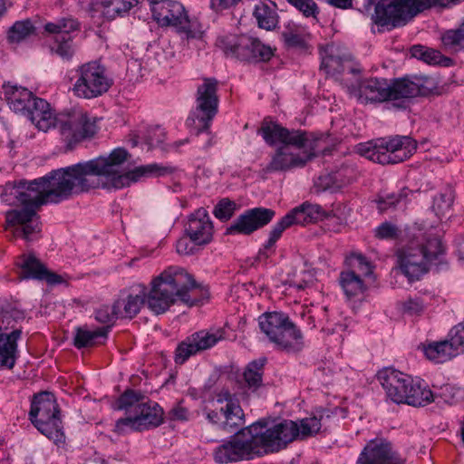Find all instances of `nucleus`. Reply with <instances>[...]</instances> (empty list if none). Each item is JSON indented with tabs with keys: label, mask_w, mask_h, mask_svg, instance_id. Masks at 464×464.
I'll list each match as a JSON object with an SVG mask.
<instances>
[{
	"label": "nucleus",
	"mask_w": 464,
	"mask_h": 464,
	"mask_svg": "<svg viewBox=\"0 0 464 464\" xmlns=\"http://www.w3.org/2000/svg\"><path fill=\"white\" fill-rule=\"evenodd\" d=\"M116 409L125 411L126 414L115 423L114 431L120 435L155 428L163 421V411L160 405L145 401V396L134 390H126L119 397Z\"/></svg>",
	"instance_id": "5"
},
{
	"label": "nucleus",
	"mask_w": 464,
	"mask_h": 464,
	"mask_svg": "<svg viewBox=\"0 0 464 464\" xmlns=\"http://www.w3.org/2000/svg\"><path fill=\"white\" fill-rule=\"evenodd\" d=\"M408 196L406 188L401 189L399 193L387 194L384 197H379L376 200L378 209L380 212H384L391 208H394L397 203Z\"/></svg>",
	"instance_id": "43"
},
{
	"label": "nucleus",
	"mask_w": 464,
	"mask_h": 464,
	"mask_svg": "<svg viewBox=\"0 0 464 464\" xmlns=\"http://www.w3.org/2000/svg\"><path fill=\"white\" fill-rule=\"evenodd\" d=\"M244 387L256 392L261 386V359L249 362L244 368L243 373Z\"/></svg>",
	"instance_id": "35"
},
{
	"label": "nucleus",
	"mask_w": 464,
	"mask_h": 464,
	"mask_svg": "<svg viewBox=\"0 0 464 464\" xmlns=\"http://www.w3.org/2000/svg\"><path fill=\"white\" fill-rule=\"evenodd\" d=\"M278 24V15L276 10L267 5L263 4V28L272 30Z\"/></svg>",
	"instance_id": "53"
},
{
	"label": "nucleus",
	"mask_w": 464,
	"mask_h": 464,
	"mask_svg": "<svg viewBox=\"0 0 464 464\" xmlns=\"http://www.w3.org/2000/svg\"><path fill=\"white\" fill-rule=\"evenodd\" d=\"M20 267L22 269L23 278L46 281L50 285L62 282L60 276L48 271L45 266L34 256H23Z\"/></svg>",
	"instance_id": "25"
},
{
	"label": "nucleus",
	"mask_w": 464,
	"mask_h": 464,
	"mask_svg": "<svg viewBox=\"0 0 464 464\" xmlns=\"http://www.w3.org/2000/svg\"><path fill=\"white\" fill-rule=\"evenodd\" d=\"M263 139L270 145L279 144L270 162L263 169L265 173L285 171L302 167L315 156L314 141L300 130H292L272 121H263Z\"/></svg>",
	"instance_id": "2"
},
{
	"label": "nucleus",
	"mask_w": 464,
	"mask_h": 464,
	"mask_svg": "<svg viewBox=\"0 0 464 464\" xmlns=\"http://www.w3.org/2000/svg\"><path fill=\"white\" fill-rule=\"evenodd\" d=\"M4 92L10 109L25 115L37 99L28 89L17 85H4Z\"/></svg>",
	"instance_id": "27"
},
{
	"label": "nucleus",
	"mask_w": 464,
	"mask_h": 464,
	"mask_svg": "<svg viewBox=\"0 0 464 464\" xmlns=\"http://www.w3.org/2000/svg\"><path fill=\"white\" fill-rule=\"evenodd\" d=\"M269 420H263V452H276L285 448L295 440H303L317 434L321 430V420L316 416L302 419L300 425L293 420H283L268 427Z\"/></svg>",
	"instance_id": "7"
},
{
	"label": "nucleus",
	"mask_w": 464,
	"mask_h": 464,
	"mask_svg": "<svg viewBox=\"0 0 464 464\" xmlns=\"http://www.w3.org/2000/svg\"><path fill=\"white\" fill-rule=\"evenodd\" d=\"M401 86V79L391 82L386 79H366L359 85L358 100L362 103H381L404 100Z\"/></svg>",
	"instance_id": "15"
},
{
	"label": "nucleus",
	"mask_w": 464,
	"mask_h": 464,
	"mask_svg": "<svg viewBox=\"0 0 464 464\" xmlns=\"http://www.w3.org/2000/svg\"><path fill=\"white\" fill-rule=\"evenodd\" d=\"M43 435L53 440L54 443L63 442L64 434L63 431L62 420L60 415L51 417L49 420L34 426Z\"/></svg>",
	"instance_id": "36"
},
{
	"label": "nucleus",
	"mask_w": 464,
	"mask_h": 464,
	"mask_svg": "<svg viewBox=\"0 0 464 464\" xmlns=\"http://www.w3.org/2000/svg\"><path fill=\"white\" fill-rule=\"evenodd\" d=\"M416 149L417 143L411 137L394 136L361 143L356 151L373 162L396 164L409 159Z\"/></svg>",
	"instance_id": "8"
},
{
	"label": "nucleus",
	"mask_w": 464,
	"mask_h": 464,
	"mask_svg": "<svg viewBox=\"0 0 464 464\" xmlns=\"http://www.w3.org/2000/svg\"><path fill=\"white\" fill-rule=\"evenodd\" d=\"M446 47L458 50L464 48V22L456 30L447 31L441 37Z\"/></svg>",
	"instance_id": "41"
},
{
	"label": "nucleus",
	"mask_w": 464,
	"mask_h": 464,
	"mask_svg": "<svg viewBox=\"0 0 464 464\" xmlns=\"http://www.w3.org/2000/svg\"><path fill=\"white\" fill-rule=\"evenodd\" d=\"M300 10L305 16L314 15L316 5L313 0H287Z\"/></svg>",
	"instance_id": "54"
},
{
	"label": "nucleus",
	"mask_w": 464,
	"mask_h": 464,
	"mask_svg": "<svg viewBox=\"0 0 464 464\" xmlns=\"http://www.w3.org/2000/svg\"><path fill=\"white\" fill-rule=\"evenodd\" d=\"M350 61L351 55L344 47L332 44L323 51L321 68L327 74L334 76L344 71L346 67H350Z\"/></svg>",
	"instance_id": "23"
},
{
	"label": "nucleus",
	"mask_w": 464,
	"mask_h": 464,
	"mask_svg": "<svg viewBox=\"0 0 464 464\" xmlns=\"http://www.w3.org/2000/svg\"><path fill=\"white\" fill-rule=\"evenodd\" d=\"M328 4L331 5L341 8L347 9L352 7V0H326Z\"/></svg>",
	"instance_id": "62"
},
{
	"label": "nucleus",
	"mask_w": 464,
	"mask_h": 464,
	"mask_svg": "<svg viewBox=\"0 0 464 464\" xmlns=\"http://www.w3.org/2000/svg\"><path fill=\"white\" fill-rule=\"evenodd\" d=\"M216 401L220 404L226 402L225 406H228L230 402H237V400L227 390H222L216 395Z\"/></svg>",
	"instance_id": "60"
},
{
	"label": "nucleus",
	"mask_w": 464,
	"mask_h": 464,
	"mask_svg": "<svg viewBox=\"0 0 464 464\" xmlns=\"http://www.w3.org/2000/svg\"><path fill=\"white\" fill-rule=\"evenodd\" d=\"M401 88L404 99H410L418 95H429L438 87L435 78L430 76H418L413 81L402 78Z\"/></svg>",
	"instance_id": "29"
},
{
	"label": "nucleus",
	"mask_w": 464,
	"mask_h": 464,
	"mask_svg": "<svg viewBox=\"0 0 464 464\" xmlns=\"http://www.w3.org/2000/svg\"><path fill=\"white\" fill-rule=\"evenodd\" d=\"M58 415L60 411L53 393L45 392L34 397L29 416L34 426Z\"/></svg>",
	"instance_id": "22"
},
{
	"label": "nucleus",
	"mask_w": 464,
	"mask_h": 464,
	"mask_svg": "<svg viewBox=\"0 0 464 464\" xmlns=\"http://www.w3.org/2000/svg\"><path fill=\"white\" fill-rule=\"evenodd\" d=\"M56 128L68 149L96 132L95 121L82 110H73L57 115Z\"/></svg>",
	"instance_id": "14"
},
{
	"label": "nucleus",
	"mask_w": 464,
	"mask_h": 464,
	"mask_svg": "<svg viewBox=\"0 0 464 464\" xmlns=\"http://www.w3.org/2000/svg\"><path fill=\"white\" fill-rule=\"evenodd\" d=\"M415 229L407 245L396 253L399 269L411 281L426 274L444 252L440 237L433 232L432 226L416 223Z\"/></svg>",
	"instance_id": "3"
},
{
	"label": "nucleus",
	"mask_w": 464,
	"mask_h": 464,
	"mask_svg": "<svg viewBox=\"0 0 464 464\" xmlns=\"http://www.w3.org/2000/svg\"><path fill=\"white\" fill-rule=\"evenodd\" d=\"M96 321L102 324H112L116 319L120 318L115 314L114 304L111 307L109 305H102L95 311L94 315Z\"/></svg>",
	"instance_id": "50"
},
{
	"label": "nucleus",
	"mask_w": 464,
	"mask_h": 464,
	"mask_svg": "<svg viewBox=\"0 0 464 464\" xmlns=\"http://www.w3.org/2000/svg\"><path fill=\"white\" fill-rule=\"evenodd\" d=\"M223 43L224 50L227 54L230 53L242 61L252 63L260 61L261 42L258 37L243 34L227 37Z\"/></svg>",
	"instance_id": "18"
},
{
	"label": "nucleus",
	"mask_w": 464,
	"mask_h": 464,
	"mask_svg": "<svg viewBox=\"0 0 464 464\" xmlns=\"http://www.w3.org/2000/svg\"><path fill=\"white\" fill-rule=\"evenodd\" d=\"M221 415L224 420L220 422V427L225 431L234 432L244 424V413L238 401L221 407Z\"/></svg>",
	"instance_id": "32"
},
{
	"label": "nucleus",
	"mask_w": 464,
	"mask_h": 464,
	"mask_svg": "<svg viewBox=\"0 0 464 464\" xmlns=\"http://www.w3.org/2000/svg\"><path fill=\"white\" fill-rule=\"evenodd\" d=\"M142 139L150 147L158 146L165 140L164 130L159 126L148 128Z\"/></svg>",
	"instance_id": "47"
},
{
	"label": "nucleus",
	"mask_w": 464,
	"mask_h": 464,
	"mask_svg": "<svg viewBox=\"0 0 464 464\" xmlns=\"http://www.w3.org/2000/svg\"><path fill=\"white\" fill-rule=\"evenodd\" d=\"M261 450V420L241 430L233 442L223 444L215 451V459L219 464L251 459Z\"/></svg>",
	"instance_id": "11"
},
{
	"label": "nucleus",
	"mask_w": 464,
	"mask_h": 464,
	"mask_svg": "<svg viewBox=\"0 0 464 464\" xmlns=\"http://www.w3.org/2000/svg\"><path fill=\"white\" fill-rule=\"evenodd\" d=\"M35 34V27L30 20L18 21L10 28L8 39L11 43H21Z\"/></svg>",
	"instance_id": "38"
},
{
	"label": "nucleus",
	"mask_w": 464,
	"mask_h": 464,
	"mask_svg": "<svg viewBox=\"0 0 464 464\" xmlns=\"http://www.w3.org/2000/svg\"><path fill=\"white\" fill-rule=\"evenodd\" d=\"M147 287L144 285L132 286L129 292H123L114 302L115 314L120 318L131 319L147 304Z\"/></svg>",
	"instance_id": "20"
},
{
	"label": "nucleus",
	"mask_w": 464,
	"mask_h": 464,
	"mask_svg": "<svg viewBox=\"0 0 464 464\" xmlns=\"http://www.w3.org/2000/svg\"><path fill=\"white\" fill-rule=\"evenodd\" d=\"M350 180L344 179L341 171L321 175L315 181L317 190L338 189L348 184Z\"/></svg>",
	"instance_id": "37"
},
{
	"label": "nucleus",
	"mask_w": 464,
	"mask_h": 464,
	"mask_svg": "<svg viewBox=\"0 0 464 464\" xmlns=\"http://www.w3.org/2000/svg\"><path fill=\"white\" fill-rule=\"evenodd\" d=\"M303 208L306 210L309 223L317 222L327 217L326 212L319 205L304 202L303 203Z\"/></svg>",
	"instance_id": "52"
},
{
	"label": "nucleus",
	"mask_w": 464,
	"mask_h": 464,
	"mask_svg": "<svg viewBox=\"0 0 464 464\" xmlns=\"http://www.w3.org/2000/svg\"><path fill=\"white\" fill-rule=\"evenodd\" d=\"M403 461L389 440L376 438L365 445L357 464H400Z\"/></svg>",
	"instance_id": "17"
},
{
	"label": "nucleus",
	"mask_w": 464,
	"mask_h": 464,
	"mask_svg": "<svg viewBox=\"0 0 464 464\" xmlns=\"http://www.w3.org/2000/svg\"><path fill=\"white\" fill-rule=\"evenodd\" d=\"M402 311L409 315H419L424 309L419 299H409L401 304Z\"/></svg>",
	"instance_id": "56"
},
{
	"label": "nucleus",
	"mask_w": 464,
	"mask_h": 464,
	"mask_svg": "<svg viewBox=\"0 0 464 464\" xmlns=\"http://www.w3.org/2000/svg\"><path fill=\"white\" fill-rule=\"evenodd\" d=\"M110 325L101 327L95 331H90L85 328H77L73 339L74 345L78 348L91 347L100 343L99 338L107 337Z\"/></svg>",
	"instance_id": "33"
},
{
	"label": "nucleus",
	"mask_w": 464,
	"mask_h": 464,
	"mask_svg": "<svg viewBox=\"0 0 464 464\" xmlns=\"http://www.w3.org/2000/svg\"><path fill=\"white\" fill-rule=\"evenodd\" d=\"M239 205L227 198L220 199L214 208V216L221 221H227L232 218Z\"/></svg>",
	"instance_id": "40"
},
{
	"label": "nucleus",
	"mask_w": 464,
	"mask_h": 464,
	"mask_svg": "<svg viewBox=\"0 0 464 464\" xmlns=\"http://www.w3.org/2000/svg\"><path fill=\"white\" fill-rule=\"evenodd\" d=\"M5 315L0 314V323H4ZM0 368L12 369L17 359V341L20 339L21 329L10 333L3 332L0 324Z\"/></svg>",
	"instance_id": "24"
},
{
	"label": "nucleus",
	"mask_w": 464,
	"mask_h": 464,
	"mask_svg": "<svg viewBox=\"0 0 464 464\" xmlns=\"http://www.w3.org/2000/svg\"><path fill=\"white\" fill-rule=\"evenodd\" d=\"M185 230L195 244L209 243L213 236V225L208 212L204 208L195 211L189 217Z\"/></svg>",
	"instance_id": "21"
},
{
	"label": "nucleus",
	"mask_w": 464,
	"mask_h": 464,
	"mask_svg": "<svg viewBox=\"0 0 464 464\" xmlns=\"http://www.w3.org/2000/svg\"><path fill=\"white\" fill-rule=\"evenodd\" d=\"M449 343L457 354L464 351V320L450 330Z\"/></svg>",
	"instance_id": "44"
},
{
	"label": "nucleus",
	"mask_w": 464,
	"mask_h": 464,
	"mask_svg": "<svg viewBox=\"0 0 464 464\" xmlns=\"http://www.w3.org/2000/svg\"><path fill=\"white\" fill-rule=\"evenodd\" d=\"M274 56V51L269 46L263 45V63L269 61Z\"/></svg>",
	"instance_id": "64"
},
{
	"label": "nucleus",
	"mask_w": 464,
	"mask_h": 464,
	"mask_svg": "<svg viewBox=\"0 0 464 464\" xmlns=\"http://www.w3.org/2000/svg\"><path fill=\"white\" fill-rule=\"evenodd\" d=\"M340 283L348 297L356 296L365 290L362 279L353 270L343 272L340 276Z\"/></svg>",
	"instance_id": "34"
},
{
	"label": "nucleus",
	"mask_w": 464,
	"mask_h": 464,
	"mask_svg": "<svg viewBox=\"0 0 464 464\" xmlns=\"http://www.w3.org/2000/svg\"><path fill=\"white\" fill-rule=\"evenodd\" d=\"M224 338L225 330L223 328L194 333L178 345L175 353V362L182 364L190 356L210 349Z\"/></svg>",
	"instance_id": "16"
},
{
	"label": "nucleus",
	"mask_w": 464,
	"mask_h": 464,
	"mask_svg": "<svg viewBox=\"0 0 464 464\" xmlns=\"http://www.w3.org/2000/svg\"><path fill=\"white\" fill-rule=\"evenodd\" d=\"M284 218H288V226L292 225H305L308 224V218L306 217V210L303 208V204L295 208Z\"/></svg>",
	"instance_id": "51"
},
{
	"label": "nucleus",
	"mask_w": 464,
	"mask_h": 464,
	"mask_svg": "<svg viewBox=\"0 0 464 464\" xmlns=\"http://www.w3.org/2000/svg\"><path fill=\"white\" fill-rule=\"evenodd\" d=\"M400 234V228L391 222H383L375 229V236L380 239H393Z\"/></svg>",
	"instance_id": "46"
},
{
	"label": "nucleus",
	"mask_w": 464,
	"mask_h": 464,
	"mask_svg": "<svg viewBox=\"0 0 464 464\" xmlns=\"http://www.w3.org/2000/svg\"><path fill=\"white\" fill-rule=\"evenodd\" d=\"M26 116L39 130L47 131L51 128H56L57 115L53 114L50 104L44 99H34Z\"/></svg>",
	"instance_id": "26"
},
{
	"label": "nucleus",
	"mask_w": 464,
	"mask_h": 464,
	"mask_svg": "<svg viewBox=\"0 0 464 464\" xmlns=\"http://www.w3.org/2000/svg\"><path fill=\"white\" fill-rule=\"evenodd\" d=\"M75 72L77 80L72 91L79 98L92 99L101 96L112 84L105 67L97 61L83 63Z\"/></svg>",
	"instance_id": "12"
},
{
	"label": "nucleus",
	"mask_w": 464,
	"mask_h": 464,
	"mask_svg": "<svg viewBox=\"0 0 464 464\" xmlns=\"http://www.w3.org/2000/svg\"><path fill=\"white\" fill-rule=\"evenodd\" d=\"M150 286L146 301L148 308L155 314L166 313L179 301L189 306L198 303L190 295L196 283L182 267H168L151 280Z\"/></svg>",
	"instance_id": "4"
},
{
	"label": "nucleus",
	"mask_w": 464,
	"mask_h": 464,
	"mask_svg": "<svg viewBox=\"0 0 464 464\" xmlns=\"http://www.w3.org/2000/svg\"><path fill=\"white\" fill-rule=\"evenodd\" d=\"M242 0H210L209 7L215 13L236 7Z\"/></svg>",
	"instance_id": "57"
},
{
	"label": "nucleus",
	"mask_w": 464,
	"mask_h": 464,
	"mask_svg": "<svg viewBox=\"0 0 464 464\" xmlns=\"http://www.w3.org/2000/svg\"><path fill=\"white\" fill-rule=\"evenodd\" d=\"M263 315V334L268 342L288 353H297L304 349L303 334L286 314L275 311Z\"/></svg>",
	"instance_id": "9"
},
{
	"label": "nucleus",
	"mask_w": 464,
	"mask_h": 464,
	"mask_svg": "<svg viewBox=\"0 0 464 464\" xmlns=\"http://www.w3.org/2000/svg\"><path fill=\"white\" fill-rule=\"evenodd\" d=\"M377 380L387 397L395 403H406L414 407L424 406L433 401L432 392L414 383L412 378L393 368L378 372Z\"/></svg>",
	"instance_id": "6"
},
{
	"label": "nucleus",
	"mask_w": 464,
	"mask_h": 464,
	"mask_svg": "<svg viewBox=\"0 0 464 464\" xmlns=\"http://www.w3.org/2000/svg\"><path fill=\"white\" fill-rule=\"evenodd\" d=\"M453 200L454 196L450 190L442 191L434 198L432 211L439 219H442L449 215Z\"/></svg>",
	"instance_id": "39"
},
{
	"label": "nucleus",
	"mask_w": 464,
	"mask_h": 464,
	"mask_svg": "<svg viewBox=\"0 0 464 464\" xmlns=\"http://www.w3.org/2000/svg\"><path fill=\"white\" fill-rule=\"evenodd\" d=\"M78 29V23L72 18H63L56 23H48L45 24V30L51 34H57L55 43L51 47L53 53L63 60H70L74 53V47L70 38H65L64 34H69Z\"/></svg>",
	"instance_id": "19"
},
{
	"label": "nucleus",
	"mask_w": 464,
	"mask_h": 464,
	"mask_svg": "<svg viewBox=\"0 0 464 464\" xmlns=\"http://www.w3.org/2000/svg\"><path fill=\"white\" fill-rule=\"evenodd\" d=\"M153 19L161 26H173L187 38H198L203 25L198 18H190L183 5L175 0H149Z\"/></svg>",
	"instance_id": "10"
},
{
	"label": "nucleus",
	"mask_w": 464,
	"mask_h": 464,
	"mask_svg": "<svg viewBox=\"0 0 464 464\" xmlns=\"http://www.w3.org/2000/svg\"><path fill=\"white\" fill-rule=\"evenodd\" d=\"M127 159V150L117 148L106 156L52 170L32 181L20 180L15 198L23 208L6 212V229L14 237L34 241L41 232L36 211L42 205L57 204L96 188L121 189L142 178L167 176L174 170L171 167L152 163L122 171Z\"/></svg>",
	"instance_id": "1"
},
{
	"label": "nucleus",
	"mask_w": 464,
	"mask_h": 464,
	"mask_svg": "<svg viewBox=\"0 0 464 464\" xmlns=\"http://www.w3.org/2000/svg\"><path fill=\"white\" fill-rule=\"evenodd\" d=\"M217 91L218 81L215 78L204 79L202 84L198 87L197 106L187 120L188 125L198 129V133L208 130L211 121L218 112Z\"/></svg>",
	"instance_id": "13"
},
{
	"label": "nucleus",
	"mask_w": 464,
	"mask_h": 464,
	"mask_svg": "<svg viewBox=\"0 0 464 464\" xmlns=\"http://www.w3.org/2000/svg\"><path fill=\"white\" fill-rule=\"evenodd\" d=\"M420 348L428 360L437 363L445 362L458 355L449 340L425 343Z\"/></svg>",
	"instance_id": "30"
},
{
	"label": "nucleus",
	"mask_w": 464,
	"mask_h": 464,
	"mask_svg": "<svg viewBox=\"0 0 464 464\" xmlns=\"http://www.w3.org/2000/svg\"><path fill=\"white\" fill-rule=\"evenodd\" d=\"M169 415L174 420H188L189 412L186 408L177 405L169 411Z\"/></svg>",
	"instance_id": "58"
},
{
	"label": "nucleus",
	"mask_w": 464,
	"mask_h": 464,
	"mask_svg": "<svg viewBox=\"0 0 464 464\" xmlns=\"http://www.w3.org/2000/svg\"><path fill=\"white\" fill-rule=\"evenodd\" d=\"M288 218H283L278 223H276L268 233V238L264 245V249L269 251L272 249L276 242L280 238L285 229L289 227Z\"/></svg>",
	"instance_id": "45"
},
{
	"label": "nucleus",
	"mask_w": 464,
	"mask_h": 464,
	"mask_svg": "<svg viewBox=\"0 0 464 464\" xmlns=\"http://www.w3.org/2000/svg\"><path fill=\"white\" fill-rule=\"evenodd\" d=\"M138 3L139 0H95L93 5L103 16L114 19L128 13Z\"/></svg>",
	"instance_id": "31"
},
{
	"label": "nucleus",
	"mask_w": 464,
	"mask_h": 464,
	"mask_svg": "<svg viewBox=\"0 0 464 464\" xmlns=\"http://www.w3.org/2000/svg\"><path fill=\"white\" fill-rule=\"evenodd\" d=\"M426 47L422 45H414L411 48V53L412 57H415L419 60H421L423 58V53L425 51Z\"/></svg>",
	"instance_id": "63"
},
{
	"label": "nucleus",
	"mask_w": 464,
	"mask_h": 464,
	"mask_svg": "<svg viewBox=\"0 0 464 464\" xmlns=\"http://www.w3.org/2000/svg\"><path fill=\"white\" fill-rule=\"evenodd\" d=\"M283 37L285 44L292 48H305L306 40L305 37L298 34L296 31L288 30L283 33Z\"/></svg>",
	"instance_id": "49"
},
{
	"label": "nucleus",
	"mask_w": 464,
	"mask_h": 464,
	"mask_svg": "<svg viewBox=\"0 0 464 464\" xmlns=\"http://www.w3.org/2000/svg\"><path fill=\"white\" fill-rule=\"evenodd\" d=\"M347 263L353 271H359L362 276H369L372 273L370 262L361 254L352 253L347 257Z\"/></svg>",
	"instance_id": "42"
},
{
	"label": "nucleus",
	"mask_w": 464,
	"mask_h": 464,
	"mask_svg": "<svg viewBox=\"0 0 464 464\" xmlns=\"http://www.w3.org/2000/svg\"><path fill=\"white\" fill-rule=\"evenodd\" d=\"M197 244H195L191 238L188 237H183L179 238L176 244L177 252L179 255L188 256L194 253Z\"/></svg>",
	"instance_id": "55"
},
{
	"label": "nucleus",
	"mask_w": 464,
	"mask_h": 464,
	"mask_svg": "<svg viewBox=\"0 0 464 464\" xmlns=\"http://www.w3.org/2000/svg\"><path fill=\"white\" fill-rule=\"evenodd\" d=\"M206 411V417L208 420L209 422L214 424H219L222 421L223 416L221 415V409L219 411H212V410H205Z\"/></svg>",
	"instance_id": "61"
},
{
	"label": "nucleus",
	"mask_w": 464,
	"mask_h": 464,
	"mask_svg": "<svg viewBox=\"0 0 464 464\" xmlns=\"http://www.w3.org/2000/svg\"><path fill=\"white\" fill-rule=\"evenodd\" d=\"M314 275L310 270H303L294 275V277L289 281L290 285L297 289H304L314 282Z\"/></svg>",
	"instance_id": "48"
},
{
	"label": "nucleus",
	"mask_w": 464,
	"mask_h": 464,
	"mask_svg": "<svg viewBox=\"0 0 464 464\" xmlns=\"http://www.w3.org/2000/svg\"><path fill=\"white\" fill-rule=\"evenodd\" d=\"M423 54L424 55H423V58L421 59V61H423L427 63H435L436 64V63H440V59H441L440 53L436 50L426 48Z\"/></svg>",
	"instance_id": "59"
},
{
	"label": "nucleus",
	"mask_w": 464,
	"mask_h": 464,
	"mask_svg": "<svg viewBox=\"0 0 464 464\" xmlns=\"http://www.w3.org/2000/svg\"><path fill=\"white\" fill-rule=\"evenodd\" d=\"M261 227V208L248 209L227 228V235H250Z\"/></svg>",
	"instance_id": "28"
}]
</instances>
